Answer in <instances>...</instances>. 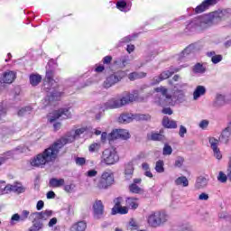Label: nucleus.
Instances as JSON below:
<instances>
[{
  "instance_id": "f257e3e1",
  "label": "nucleus",
  "mask_w": 231,
  "mask_h": 231,
  "mask_svg": "<svg viewBox=\"0 0 231 231\" xmlns=\"http://www.w3.org/2000/svg\"><path fill=\"white\" fill-rule=\"evenodd\" d=\"M88 131L87 127H81L77 130L68 132L66 135L55 141L49 148L45 149L43 152L39 153L32 162V167H42L51 162H55L59 157V152L67 143H73L77 139L80 138V134H84Z\"/></svg>"
},
{
  "instance_id": "f03ea898",
  "label": "nucleus",
  "mask_w": 231,
  "mask_h": 231,
  "mask_svg": "<svg viewBox=\"0 0 231 231\" xmlns=\"http://www.w3.org/2000/svg\"><path fill=\"white\" fill-rule=\"evenodd\" d=\"M226 11L218 10L208 14L198 16L189 22L186 26L187 32H195V30H207L217 23H221V19L225 17Z\"/></svg>"
},
{
  "instance_id": "7ed1b4c3",
  "label": "nucleus",
  "mask_w": 231,
  "mask_h": 231,
  "mask_svg": "<svg viewBox=\"0 0 231 231\" xmlns=\"http://www.w3.org/2000/svg\"><path fill=\"white\" fill-rule=\"evenodd\" d=\"M169 215L163 211L152 212L147 217L148 224L153 228H158V226H162V225L167 223Z\"/></svg>"
},
{
  "instance_id": "20e7f679",
  "label": "nucleus",
  "mask_w": 231,
  "mask_h": 231,
  "mask_svg": "<svg viewBox=\"0 0 231 231\" xmlns=\"http://www.w3.org/2000/svg\"><path fill=\"white\" fill-rule=\"evenodd\" d=\"M125 77H127V72H125V70H117L106 77L103 83V87L106 89H109V88H113V86L118 84V82H122L123 79H125Z\"/></svg>"
},
{
  "instance_id": "39448f33",
  "label": "nucleus",
  "mask_w": 231,
  "mask_h": 231,
  "mask_svg": "<svg viewBox=\"0 0 231 231\" xmlns=\"http://www.w3.org/2000/svg\"><path fill=\"white\" fill-rule=\"evenodd\" d=\"M113 183H115V176L113 173L104 171L97 182V189H108V187H111Z\"/></svg>"
},
{
  "instance_id": "423d86ee",
  "label": "nucleus",
  "mask_w": 231,
  "mask_h": 231,
  "mask_svg": "<svg viewBox=\"0 0 231 231\" xmlns=\"http://www.w3.org/2000/svg\"><path fill=\"white\" fill-rule=\"evenodd\" d=\"M66 120L68 118H71V112H69V108H60L50 114L49 121L51 123L55 122V120Z\"/></svg>"
},
{
  "instance_id": "0eeeda50",
  "label": "nucleus",
  "mask_w": 231,
  "mask_h": 231,
  "mask_svg": "<svg viewBox=\"0 0 231 231\" xmlns=\"http://www.w3.org/2000/svg\"><path fill=\"white\" fill-rule=\"evenodd\" d=\"M178 102L181 104L185 102V92L183 90L177 89L174 91L173 95L171 96V100L166 102H162V106H174Z\"/></svg>"
},
{
  "instance_id": "6e6552de",
  "label": "nucleus",
  "mask_w": 231,
  "mask_h": 231,
  "mask_svg": "<svg viewBox=\"0 0 231 231\" xmlns=\"http://www.w3.org/2000/svg\"><path fill=\"white\" fill-rule=\"evenodd\" d=\"M102 158L106 165H115L120 160L116 152L111 149L105 150Z\"/></svg>"
},
{
  "instance_id": "1a4fd4ad",
  "label": "nucleus",
  "mask_w": 231,
  "mask_h": 231,
  "mask_svg": "<svg viewBox=\"0 0 231 231\" xmlns=\"http://www.w3.org/2000/svg\"><path fill=\"white\" fill-rule=\"evenodd\" d=\"M124 100L121 98L113 97L104 104L105 109H118L124 107Z\"/></svg>"
},
{
  "instance_id": "9d476101",
  "label": "nucleus",
  "mask_w": 231,
  "mask_h": 231,
  "mask_svg": "<svg viewBox=\"0 0 231 231\" xmlns=\"http://www.w3.org/2000/svg\"><path fill=\"white\" fill-rule=\"evenodd\" d=\"M95 219H102L104 217V203L102 200H96L93 205Z\"/></svg>"
},
{
  "instance_id": "9b49d317",
  "label": "nucleus",
  "mask_w": 231,
  "mask_h": 231,
  "mask_svg": "<svg viewBox=\"0 0 231 231\" xmlns=\"http://www.w3.org/2000/svg\"><path fill=\"white\" fill-rule=\"evenodd\" d=\"M139 91L133 90L132 93L125 92L124 97H122L123 104L127 106L128 104H133L138 98Z\"/></svg>"
},
{
  "instance_id": "f8f14e48",
  "label": "nucleus",
  "mask_w": 231,
  "mask_h": 231,
  "mask_svg": "<svg viewBox=\"0 0 231 231\" xmlns=\"http://www.w3.org/2000/svg\"><path fill=\"white\" fill-rule=\"evenodd\" d=\"M219 0H204L199 5L195 8V14H203L208 10L209 6H214Z\"/></svg>"
},
{
  "instance_id": "ddd939ff",
  "label": "nucleus",
  "mask_w": 231,
  "mask_h": 231,
  "mask_svg": "<svg viewBox=\"0 0 231 231\" xmlns=\"http://www.w3.org/2000/svg\"><path fill=\"white\" fill-rule=\"evenodd\" d=\"M45 83L43 85L44 91H51L50 87L57 85V82L53 80V70H47L45 76Z\"/></svg>"
},
{
  "instance_id": "4468645a",
  "label": "nucleus",
  "mask_w": 231,
  "mask_h": 231,
  "mask_svg": "<svg viewBox=\"0 0 231 231\" xmlns=\"http://www.w3.org/2000/svg\"><path fill=\"white\" fill-rule=\"evenodd\" d=\"M209 143L211 145V149L213 151L214 157L217 158V160H221V158H223V155L221 154V151L217 147V145L219 144V140H217L214 137H210Z\"/></svg>"
},
{
  "instance_id": "2eb2a0df",
  "label": "nucleus",
  "mask_w": 231,
  "mask_h": 231,
  "mask_svg": "<svg viewBox=\"0 0 231 231\" xmlns=\"http://www.w3.org/2000/svg\"><path fill=\"white\" fill-rule=\"evenodd\" d=\"M57 88H59V85H57L56 83V85L50 87L51 91H46L47 93H50L49 95L50 102H53V100H59L62 96V92L57 90Z\"/></svg>"
},
{
  "instance_id": "dca6fc26",
  "label": "nucleus",
  "mask_w": 231,
  "mask_h": 231,
  "mask_svg": "<svg viewBox=\"0 0 231 231\" xmlns=\"http://www.w3.org/2000/svg\"><path fill=\"white\" fill-rule=\"evenodd\" d=\"M168 91L169 90L164 87H158L155 88L156 93L162 94V97H160L159 99L160 106H162V102H168L169 100H171V95L167 94Z\"/></svg>"
},
{
  "instance_id": "f3484780",
  "label": "nucleus",
  "mask_w": 231,
  "mask_h": 231,
  "mask_svg": "<svg viewBox=\"0 0 231 231\" xmlns=\"http://www.w3.org/2000/svg\"><path fill=\"white\" fill-rule=\"evenodd\" d=\"M32 217H36V219H40V221H46L49 217L53 216V211L45 210L42 212H34L32 214Z\"/></svg>"
},
{
  "instance_id": "a211bd4d",
  "label": "nucleus",
  "mask_w": 231,
  "mask_h": 231,
  "mask_svg": "<svg viewBox=\"0 0 231 231\" xmlns=\"http://www.w3.org/2000/svg\"><path fill=\"white\" fill-rule=\"evenodd\" d=\"M15 80V73L14 71L5 72L0 78L1 84H12Z\"/></svg>"
},
{
  "instance_id": "6ab92c4d",
  "label": "nucleus",
  "mask_w": 231,
  "mask_h": 231,
  "mask_svg": "<svg viewBox=\"0 0 231 231\" xmlns=\"http://www.w3.org/2000/svg\"><path fill=\"white\" fill-rule=\"evenodd\" d=\"M133 174H134V165L133 162H128L125 168V179L126 181L133 180Z\"/></svg>"
},
{
  "instance_id": "aec40b11",
  "label": "nucleus",
  "mask_w": 231,
  "mask_h": 231,
  "mask_svg": "<svg viewBox=\"0 0 231 231\" xmlns=\"http://www.w3.org/2000/svg\"><path fill=\"white\" fill-rule=\"evenodd\" d=\"M230 136H231V126H227L222 131V134L219 137V142H221V143L226 144L230 140Z\"/></svg>"
},
{
  "instance_id": "412c9836",
  "label": "nucleus",
  "mask_w": 231,
  "mask_h": 231,
  "mask_svg": "<svg viewBox=\"0 0 231 231\" xmlns=\"http://www.w3.org/2000/svg\"><path fill=\"white\" fill-rule=\"evenodd\" d=\"M162 125L166 127V129H176L178 127V124L174 120H171L169 117L164 116L162 119Z\"/></svg>"
},
{
  "instance_id": "4be33fe9",
  "label": "nucleus",
  "mask_w": 231,
  "mask_h": 231,
  "mask_svg": "<svg viewBox=\"0 0 231 231\" xmlns=\"http://www.w3.org/2000/svg\"><path fill=\"white\" fill-rule=\"evenodd\" d=\"M225 104H226V98L225 97V96L221 94L217 95L213 102L214 107H223Z\"/></svg>"
},
{
  "instance_id": "5701e85b",
  "label": "nucleus",
  "mask_w": 231,
  "mask_h": 231,
  "mask_svg": "<svg viewBox=\"0 0 231 231\" xmlns=\"http://www.w3.org/2000/svg\"><path fill=\"white\" fill-rule=\"evenodd\" d=\"M64 183V179L52 178L49 181V187H51L52 189H59L60 187H63Z\"/></svg>"
},
{
  "instance_id": "b1692460",
  "label": "nucleus",
  "mask_w": 231,
  "mask_h": 231,
  "mask_svg": "<svg viewBox=\"0 0 231 231\" xmlns=\"http://www.w3.org/2000/svg\"><path fill=\"white\" fill-rule=\"evenodd\" d=\"M5 190H11L12 192H18V194H21L22 192H24V188L21 183H15L13 185H7L5 187Z\"/></svg>"
},
{
  "instance_id": "393cba45",
  "label": "nucleus",
  "mask_w": 231,
  "mask_h": 231,
  "mask_svg": "<svg viewBox=\"0 0 231 231\" xmlns=\"http://www.w3.org/2000/svg\"><path fill=\"white\" fill-rule=\"evenodd\" d=\"M178 71H180L179 69H170V70H165L162 71L159 77H161V80H167V79H169L170 77H172V75H174V73H178Z\"/></svg>"
},
{
  "instance_id": "a878e982",
  "label": "nucleus",
  "mask_w": 231,
  "mask_h": 231,
  "mask_svg": "<svg viewBox=\"0 0 231 231\" xmlns=\"http://www.w3.org/2000/svg\"><path fill=\"white\" fill-rule=\"evenodd\" d=\"M207 93V88L204 86H198L193 92V98L194 100H198L199 97H203Z\"/></svg>"
},
{
  "instance_id": "bb28decb",
  "label": "nucleus",
  "mask_w": 231,
  "mask_h": 231,
  "mask_svg": "<svg viewBox=\"0 0 231 231\" xmlns=\"http://www.w3.org/2000/svg\"><path fill=\"white\" fill-rule=\"evenodd\" d=\"M207 185H208V180H207V178L205 177H199L197 179L196 184H195V188L199 190L201 189H205V187H207Z\"/></svg>"
},
{
  "instance_id": "cd10ccee",
  "label": "nucleus",
  "mask_w": 231,
  "mask_h": 231,
  "mask_svg": "<svg viewBox=\"0 0 231 231\" xmlns=\"http://www.w3.org/2000/svg\"><path fill=\"white\" fill-rule=\"evenodd\" d=\"M134 119V117L131 114H121L118 122L119 124H131V121Z\"/></svg>"
},
{
  "instance_id": "c85d7f7f",
  "label": "nucleus",
  "mask_w": 231,
  "mask_h": 231,
  "mask_svg": "<svg viewBox=\"0 0 231 231\" xmlns=\"http://www.w3.org/2000/svg\"><path fill=\"white\" fill-rule=\"evenodd\" d=\"M29 80L32 86H39V84H41V80H42V77L39 74H31Z\"/></svg>"
},
{
  "instance_id": "c756f323",
  "label": "nucleus",
  "mask_w": 231,
  "mask_h": 231,
  "mask_svg": "<svg viewBox=\"0 0 231 231\" xmlns=\"http://www.w3.org/2000/svg\"><path fill=\"white\" fill-rule=\"evenodd\" d=\"M87 227L88 226L86 222L79 221L71 226L70 231H86Z\"/></svg>"
},
{
  "instance_id": "7c9ffc66",
  "label": "nucleus",
  "mask_w": 231,
  "mask_h": 231,
  "mask_svg": "<svg viewBox=\"0 0 231 231\" xmlns=\"http://www.w3.org/2000/svg\"><path fill=\"white\" fill-rule=\"evenodd\" d=\"M33 225L32 227L34 230H42V228H44V223H42V220L37 218V217H33V221H32Z\"/></svg>"
},
{
  "instance_id": "2f4dec72",
  "label": "nucleus",
  "mask_w": 231,
  "mask_h": 231,
  "mask_svg": "<svg viewBox=\"0 0 231 231\" xmlns=\"http://www.w3.org/2000/svg\"><path fill=\"white\" fill-rule=\"evenodd\" d=\"M122 201H124V199L122 197H118L114 199L115 206L112 208V215L116 216V209L120 208L122 207Z\"/></svg>"
},
{
  "instance_id": "473e14b6",
  "label": "nucleus",
  "mask_w": 231,
  "mask_h": 231,
  "mask_svg": "<svg viewBox=\"0 0 231 231\" xmlns=\"http://www.w3.org/2000/svg\"><path fill=\"white\" fill-rule=\"evenodd\" d=\"M147 77V73L145 72H141L140 74L138 72H132L128 75L129 80H136L138 79H143Z\"/></svg>"
},
{
  "instance_id": "72a5a7b5",
  "label": "nucleus",
  "mask_w": 231,
  "mask_h": 231,
  "mask_svg": "<svg viewBox=\"0 0 231 231\" xmlns=\"http://www.w3.org/2000/svg\"><path fill=\"white\" fill-rule=\"evenodd\" d=\"M134 120H137L139 122H149L151 120V115L149 114H138L134 116Z\"/></svg>"
},
{
  "instance_id": "f704fd0d",
  "label": "nucleus",
  "mask_w": 231,
  "mask_h": 231,
  "mask_svg": "<svg viewBox=\"0 0 231 231\" xmlns=\"http://www.w3.org/2000/svg\"><path fill=\"white\" fill-rule=\"evenodd\" d=\"M128 189L132 194H143V189L140 188L136 184H130Z\"/></svg>"
},
{
  "instance_id": "c9c22d12",
  "label": "nucleus",
  "mask_w": 231,
  "mask_h": 231,
  "mask_svg": "<svg viewBox=\"0 0 231 231\" xmlns=\"http://www.w3.org/2000/svg\"><path fill=\"white\" fill-rule=\"evenodd\" d=\"M193 73H199L203 74L205 71H207V69L203 66L201 63H197L192 68Z\"/></svg>"
},
{
  "instance_id": "e433bc0d",
  "label": "nucleus",
  "mask_w": 231,
  "mask_h": 231,
  "mask_svg": "<svg viewBox=\"0 0 231 231\" xmlns=\"http://www.w3.org/2000/svg\"><path fill=\"white\" fill-rule=\"evenodd\" d=\"M138 199L134 198H127L126 199V205L133 208L134 210L138 208Z\"/></svg>"
},
{
  "instance_id": "4c0bfd02",
  "label": "nucleus",
  "mask_w": 231,
  "mask_h": 231,
  "mask_svg": "<svg viewBox=\"0 0 231 231\" xmlns=\"http://www.w3.org/2000/svg\"><path fill=\"white\" fill-rule=\"evenodd\" d=\"M175 184L176 185H182V187H189V180L185 176L179 177L175 180Z\"/></svg>"
},
{
  "instance_id": "58836bf2",
  "label": "nucleus",
  "mask_w": 231,
  "mask_h": 231,
  "mask_svg": "<svg viewBox=\"0 0 231 231\" xmlns=\"http://www.w3.org/2000/svg\"><path fill=\"white\" fill-rule=\"evenodd\" d=\"M163 131H161L159 134L157 133H152L151 134V140L153 142H162L165 136L162 134Z\"/></svg>"
},
{
  "instance_id": "ea45409f",
  "label": "nucleus",
  "mask_w": 231,
  "mask_h": 231,
  "mask_svg": "<svg viewBox=\"0 0 231 231\" xmlns=\"http://www.w3.org/2000/svg\"><path fill=\"white\" fill-rule=\"evenodd\" d=\"M32 113V106H25L18 111V116H26Z\"/></svg>"
},
{
  "instance_id": "a19ab883",
  "label": "nucleus",
  "mask_w": 231,
  "mask_h": 231,
  "mask_svg": "<svg viewBox=\"0 0 231 231\" xmlns=\"http://www.w3.org/2000/svg\"><path fill=\"white\" fill-rule=\"evenodd\" d=\"M164 162L162 160H159L156 162L155 164V171L156 172L162 173V172H165V168H163Z\"/></svg>"
},
{
  "instance_id": "79ce46f5",
  "label": "nucleus",
  "mask_w": 231,
  "mask_h": 231,
  "mask_svg": "<svg viewBox=\"0 0 231 231\" xmlns=\"http://www.w3.org/2000/svg\"><path fill=\"white\" fill-rule=\"evenodd\" d=\"M118 131H119V138L121 140H129V138H131V135L129 134V132H127V130L118 129Z\"/></svg>"
},
{
  "instance_id": "37998d69",
  "label": "nucleus",
  "mask_w": 231,
  "mask_h": 231,
  "mask_svg": "<svg viewBox=\"0 0 231 231\" xmlns=\"http://www.w3.org/2000/svg\"><path fill=\"white\" fill-rule=\"evenodd\" d=\"M75 189H77V185H75L74 183L67 184L64 186V190L68 194L75 192Z\"/></svg>"
},
{
  "instance_id": "c03bdc74",
  "label": "nucleus",
  "mask_w": 231,
  "mask_h": 231,
  "mask_svg": "<svg viewBox=\"0 0 231 231\" xmlns=\"http://www.w3.org/2000/svg\"><path fill=\"white\" fill-rule=\"evenodd\" d=\"M120 139V135H119V131L118 129L116 130H113L109 135H108V140L111 141V140H118Z\"/></svg>"
},
{
  "instance_id": "a18cd8bd",
  "label": "nucleus",
  "mask_w": 231,
  "mask_h": 231,
  "mask_svg": "<svg viewBox=\"0 0 231 231\" xmlns=\"http://www.w3.org/2000/svg\"><path fill=\"white\" fill-rule=\"evenodd\" d=\"M162 154L164 156H171V154H172V147L169 144H164Z\"/></svg>"
},
{
  "instance_id": "49530a36",
  "label": "nucleus",
  "mask_w": 231,
  "mask_h": 231,
  "mask_svg": "<svg viewBox=\"0 0 231 231\" xmlns=\"http://www.w3.org/2000/svg\"><path fill=\"white\" fill-rule=\"evenodd\" d=\"M185 162V158L181 156H178L175 160L174 167L181 168L183 167V163Z\"/></svg>"
},
{
  "instance_id": "de8ad7c7",
  "label": "nucleus",
  "mask_w": 231,
  "mask_h": 231,
  "mask_svg": "<svg viewBox=\"0 0 231 231\" xmlns=\"http://www.w3.org/2000/svg\"><path fill=\"white\" fill-rule=\"evenodd\" d=\"M192 50H194L193 45H189L180 54V58L183 59V57H187V55H190L192 53Z\"/></svg>"
},
{
  "instance_id": "09e8293b",
  "label": "nucleus",
  "mask_w": 231,
  "mask_h": 231,
  "mask_svg": "<svg viewBox=\"0 0 231 231\" xmlns=\"http://www.w3.org/2000/svg\"><path fill=\"white\" fill-rule=\"evenodd\" d=\"M100 150V143H94L89 145L88 151L89 152H97Z\"/></svg>"
},
{
  "instance_id": "8fccbe9b",
  "label": "nucleus",
  "mask_w": 231,
  "mask_h": 231,
  "mask_svg": "<svg viewBox=\"0 0 231 231\" xmlns=\"http://www.w3.org/2000/svg\"><path fill=\"white\" fill-rule=\"evenodd\" d=\"M180 231H194V228L192 226H190V224H182L180 226Z\"/></svg>"
},
{
  "instance_id": "3c124183",
  "label": "nucleus",
  "mask_w": 231,
  "mask_h": 231,
  "mask_svg": "<svg viewBox=\"0 0 231 231\" xmlns=\"http://www.w3.org/2000/svg\"><path fill=\"white\" fill-rule=\"evenodd\" d=\"M128 230H138V223L134 219H131L128 226Z\"/></svg>"
},
{
  "instance_id": "603ef678",
  "label": "nucleus",
  "mask_w": 231,
  "mask_h": 231,
  "mask_svg": "<svg viewBox=\"0 0 231 231\" xmlns=\"http://www.w3.org/2000/svg\"><path fill=\"white\" fill-rule=\"evenodd\" d=\"M223 60V56L222 55H216L213 56L211 58V62H213V64H219V62H221Z\"/></svg>"
},
{
  "instance_id": "864d4df0",
  "label": "nucleus",
  "mask_w": 231,
  "mask_h": 231,
  "mask_svg": "<svg viewBox=\"0 0 231 231\" xmlns=\"http://www.w3.org/2000/svg\"><path fill=\"white\" fill-rule=\"evenodd\" d=\"M217 180L220 181V183H226L227 176L224 174L223 171H220L217 176Z\"/></svg>"
},
{
  "instance_id": "5fc2aeb1",
  "label": "nucleus",
  "mask_w": 231,
  "mask_h": 231,
  "mask_svg": "<svg viewBox=\"0 0 231 231\" xmlns=\"http://www.w3.org/2000/svg\"><path fill=\"white\" fill-rule=\"evenodd\" d=\"M162 82V78L160 76H155L151 80V86H157V84H160Z\"/></svg>"
},
{
  "instance_id": "6e6d98bb",
  "label": "nucleus",
  "mask_w": 231,
  "mask_h": 231,
  "mask_svg": "<svg viewBox=\"0 0 231 231\" xmlns=\"http://www.w3.org/2000/svg\"><path fill=\"white\" fill-rule=\"evenodd\" d=\"M129 212V209L127 207H119L117 209H116V214H127Z\"/></svg>"
},
{
  "instance_id": "4d7b16f0",
  "label": "nucleus",
  "mask_w": 231,
  "mask_h": 231,
  "mask_svg": "<svg viewBox=\"0 0 231 231\" xmlns=\"http://www.w3.org/2000/svg\"><path fill=\"white\" fill-rule=\"evenodd\" d=\"M75 162H76V165H79V166L86 165V158L77 157L75 159Z\"/></svg>"
},
{
  "instance_id": "13d9d810",
  "label": "nucleus",
  "mask_w": 231,
  "mask_h": 231,
  "mask_svg": "<svg viewBox=\"0 0 231 231\" xmlns=\"http://www.w3.org/2000/svg\"><path fill=\"white\" fill-rule=\"evenodd\" d=\"M28 216H30V211L28 210H23L22 212V214L20 215V220L23 222V221H25L28 219Z\"/></svg>"
},
{
  "instance_id": "bf43d9fd",
  "label": "nucleus",
  "mask_w": 231,
  "mask_h": 231,
  "mask_svg": "<svg viewBox=\"0 0 231 231\" xmlns=\"http://www.w3.org/2000/svg\"><path fill=\"white\" fill-rule=\"evenodd\" d=\"M185 134H187V128L183 125H180L179 130V135L180 136V138H185Z\"/></svg>"
},
{
  "instance_id": "052dcab7",
  "label": "nucleus",
  "mask_w": 231,
  "mask_h": 231,
  "mask_svg": "<svg viewBox=\"0 0 231 231\" xmlns=\"http://www.w3.org/2000/svg\"><path fill=\"white\" fill-rule=\"evenodd\" d=\"M208 124H209L208 120L204 119L200 121L199 127H200V129H207L208 127Z\"/></svg>"
},
{
  "instance_id": "680f3d73",
  "label": "nucleus",
  "mask_w": 231,
  "mask_h": 231,
  "mask_svg": "<svg viewBox=\"0 0 231 231\" xmlns=\"http://www.w3.org/2000/svg\"><path fill=\"white\" fill-rule=\"evenodd\" d=\"M120 62H122L124 68L129 64V56H122L120 58Z\"/></svg>"
},
{
  "instance_id": "e2e57ef3",
  "label": "nucleus",
  "mask_w": 231,
  "mask_h": 231,
  "mask_svg": "<svg viewBox=\"0 0 231 231\" xmlns=\"http://www.w3.org/2000/svg\"><path fill=\"white\" fill-rule=\"evenodd\" d=\"M14 221H17V222L21 221V215L17 213L14 214L11 217V225H14Z\"/></svg>"
},
{
  "instance_id": "0e129e2a",
  "label": "nucleus",
  "mask_w": 231,
  "mask_h": 231,
  "mask_svg": "<svg viewBox=\"0 0 231 231\" xmlns=\"http://www.w3.org/2000/svg\"><path fill=\"white\" fill-rule=\"evenodd\" d=\"M126 6H127V3L124 1H119L116 4V7L118 8V10H124V8H125Z\"/></svg>"
},
{
  "instance_id": "69168bd1",
  "label": "nucleus",
  "mask_w": 231,
  "mask_h": 231,
  "mask_svg": "<svg viewBox=\"0 0 231 231\" xmlns=\"http://www.w3.org/2000/svg\"><path fill=\"white\" fill-rule=\"evenodd\" d=\"M208 194L203 192L199 196V201H208Z\"/></svg>"
},
{
  "instance_id": "338daca9",
  "label": "nucleus",
  "mask_w": 231,
  "mask_h": 231,
  "mask_svg": "<svg viewBox=\"0 0 231 231\" xmlns=\"http://www.w3.org/2000/svg\"><path fill=\"white\" fill-rule=\"evenodd\" d=\"M3 116H6V108L0 105V120L3 119Z\"/></svg>"
},
{
  "instance_id": "774afa93",
  "label": "nucleus",
  "mask_w": 231,
  "mask_h": 231,
  "mask_svg": "<svg viewBox=\"0 0 231 231\" xmlns=\"http://www.w3.org/2000/svg\"><path fill=\"white\" fill-rule=\"evenodd\" d=\"M57 221H58V220H57V217H52V218L49 221L48 226H49L50 228L55 226V225H57Z\"/></svg>"
}]
</instances>
